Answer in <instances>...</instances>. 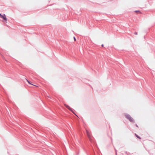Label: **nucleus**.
Masks as SVG:
<instances>
[{
  "instance_id": "4",
  "label": "nucleus",
  "mask_w": 155,
  "mask_h": 155,
  "mask_svg": "<svg viewBox=\"0 0 155 155\" xmlns=\"http://www.w3.org/2000/svg\"><path fill=\"white\" fill-rule=\"evenodd\" d=\"M87 136H88V137L89 138H90L91 136H90V134L87 131Z\"/></svg>"
},
{
  "instance_id": "3",
  "label": "nucleus",
  "mask_w": 155,
  "mask_h": 155,
  "mask_svg": "<svg viewBox=\"0 0 155 155\" xmlns=\"http://www.w3.org/2000/svg\"><path fill=\"white\" fill-rule=\"evenodd\" d=\"M64 106L69 110H71V108L68 105L66 104H64Z\"/></svg>"
},
{
  "instance_id": "1",
  "label": "nucleus",
  "mask_w": 155,
  "mask_h": 155,
  "mask_svg": "<svg viewBox=\"0 0 155 155\" xmlns=\"http://www.w3.org/2000/svg\"><path fill=\"white\" fill-rule=\"evenodd\" d=\"M126 117L128 119L130 122H133L134 120L132 118L130 115L127 114L126 115Z\"/></svg>"
},
{
  "instance_id": "10",
  "label": "nucleus",
  "mask_w": 155,
  "mask_h": 155,
  "mask_svg": "<svg viewBox=\"0 0 155 155\" xmlns=\"http://www.w3.org/2000/svg\"><path fill=\"white\" fill-rule=\"evenodd\" d=\"M102 47H104V45H103V44L102 45Z\"/></svg>"
},
{
  "instance_id": "9",
  "label": "nucleus",
  "mask_w": 155,
  "mask_h": 155,
  "mask_svg": "<svg viewBox=\"0 0 155 155\" xmlns=\"http://www.w3.org/2000/svg\"><path fill=\"white\" fill-rule=\"evenodd\" d=\"M74 41H76V39L74 37Z\"/></svg>"
},
{
  "instance_id": "8",
  "label": "nucleus",
  "mask_w": 155,
  "mask_h": 155,
  "mask_svg": "<svg viewBox=\"0 0 155 155\" xmlns=\"http://www.w3.org/2000/svg\"><path fill=\"white\" fill-rule=\"evenodd\" d=\"M1 55L2 57L4 59L5 58H4V56L3 55Z\"/></svg>"
},
{
  "instance_id": "2",
  "label": "nucleus",
  "mask_w": 155,
  "mask_h": 155,
  "mask_svg": "<svg viewBox=\"0 0 155 155\" xmlns=\"http://www.w3.org/2000/svg\"><path fill=\"white\" fill-rule=\"evenodd\" d=\"M0 17L2 18L5 21L7 20V18L6 17L5 15V14H4L3 15H2Z\"/></svg>"
},
{
  "instance_id": "7",
  "label": "nucleus",
  "mask_w": 155,
  "mask_h": 155,
  "mask_svg": "<svg viewBox=\"0 0 155 155\" xmlns=\"http://www.w3.org/2000/svg\"><path fill=\"white\" fill-rule=\"evenodd\" d=\"M135 135L138 138H139V139H141V138L140 137H139L136 134H135Z\"/></svg>"
},
{
  "instance_id": "11",
  "label": "nucleus",
  "mask_w": 155,
  "mask_h": 155,
  "mask_svg": "<svg viewBox=\"0 0 155 155\" xmlns=\"http://www.w3.org/2000/svg\"><path fill=\"white\" fill-rule=\"evenodd\" d=\"M2 15L0 13V17H1L2 16Z\"/></svg>"
},
{
  "instance_id": "5",
  "label": "nucleus",
  "mask_w": 155,
  "mask_h": 155,
  "mask_svg": "<svg viewBox=\"0 0 155 155\" xmlns=\"http://www.w3.org/2000/svg\"><path fill=\"white\" fill-rule=\"evenodd\" d=\"M27 81L28 82V83L29 84H31V85H33V84H31V83H30V82H29L28 80H27ZM34 86H36V87H38V86H35V85H34Z\"/></svg>"
},
{
  "instance_id": "6",
  "label": "nucleus",
  "mask_w": 155,
  "mask_h": 155,
  "mask_svg": "<svg viewBox=\"0 0 155 155\" xmlns=\"http://www.w3.org/2000/svg\"><path fill=\"white\" fill-rule=\"evenodd\" d=\"M134 12L137 13H140V12L139 11H134Z\"/></svg>"
},
{
  "instance_id": "12",
  "label": "nucleus",
  "mask_w": 155,
  "mask_h": 155,
  "mask_svg": "<svg viewBox=\"0 0 155 155\" xmlns=\"http://www.w3.org/2000/svg\"><path fill=\"white\" fill-rule=\"evenodd\" d=\"M49 98H51L50 96L48 97Z\"/></svg>"
}]
</instances>
